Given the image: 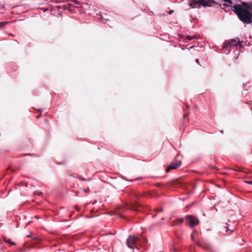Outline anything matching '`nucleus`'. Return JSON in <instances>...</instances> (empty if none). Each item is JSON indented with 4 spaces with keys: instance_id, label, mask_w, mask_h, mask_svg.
I'll list each match as a JSON object with an SVG mask.
<instances>
[{
    "instance_id": "2eb2a0df",
    "label": "nucleus",
    "mask_w": 252,
    "mask_h": 252,
    "mask_svg": "<svg viewBox=\"0 0 252 252\" xmlns=\"http://www.w3.org/2000/svg\"><path fill=\"white\" fill-rule=\"evenodd\" d=\"M224 2H228L231 4H232V2L231 0H223Z\"/></svg>"
},
{
    "instance_id": "4468645a",
    "label": "nucleus",
    "mask_w": 252,
    "mask_h": 252,
    "mask_svg": "<svg viewBox=\"0 0 252 252\" xmlns=\"http://www.w3.org/2000/svg\"><path fill=\"white\" fill-rule=\"evenodd\" d=\"M156 210L157 211L156 212L157 214L159 213V212H162V211L161 209H157Z\"/></svg>"
},
{
    "instance_id": "c756f323",
    "label": "nucleus",
    "mask_w": 252,
    "mask_h": 252,
    "mask_svg": "<svg viewBox=\"0 0 252 252\" xmlns=\"http://www.w3.org/2000/svg\"><path fill=\"white\" fill-rule=\"evenodd\" d=\"M139 178H136L134 180H138Z\"/></svg>"
},
{
    "instance_id": "9b49d317",
    "label": "nucleus",
    "mask_w": 252,
    "mask_h": 252,
    "mask_svg": "<svg viewBox=\"0 0 252 252\" xmlns=\"http://www.w3.org/2000/svg\"><path fill=\"white\" fill-rule=\"evenodd\" d=\"M186 38L187 39H188L189 40H191L194 38H196V36H190V35H187L186 36Z\"/></svg>"
},
{
    "instance_id": "c85d7f7f",
    "label": "nucleus",
    "mask_w": 252,
    "mask_h": 252,
    "mask_svg": "<svg viewBox=\"0 0 252 252\" xmlns=\"http://www.w3.org/2000/svg\"><path fill=\"white\" fill-rule=\"evenodd\" d=\"M174 185H175V184H176V181L175 180H174Z\"/></svg>"
},
{
    "instance_id": "a878e982",
    "label": "nucleus",
    "mask_w": 252,
    "mask_h": 252,
    "mask_svg": "<svg viewBox=\"0 0 252 252\" xmlns=\"http://www.w3.org/2000/svg\"><path fill=\"white\" fill-rule=\"evenodd\" d=\"M191 239H192V240L193 239V234H191Z\"/></svg>"
},
{
    "instance_id": "4be33fe9",
    "label": "nucleus",
    "mask_w": 252,
    "mask_h": 252,
    "mask_svg": "<svg viewBox=\"0 0 252 252\" xmlns=\"http://www.w3.org/2000/svg\"><path fill=\"white\" fill-rule=\"evenodd\" d=\"M83 190H84V191L85 192H88V189H83Z\"/></svg>"
},
{
    "instance_id": "5701e85b",
    "label": "nucleus",
    "mask_w": 252,
    "mask_h": 252,
    "mask_svg": "<svg viewBox=\"0 0 252 252\" xmlns=\"http://www.w3.org/2000/svg\"><path fill=\"white\" fill-rule=\"evenodd\" d=\"M230 169H232V170H234L235 171H239L240 170L239 169H232V168H230Z\"/></svg>"
},
{
    "instance_id": "f257e3e1",
    "label": "nucleus",
    "mask_w": 252,
    "mask_h": 252,
    "mask_svg": "<svg viewBox=\"0 0 252 252\" xmlns=\"http://www.w3.org/2000/svg\"><path fill=\"white\" fill-rule=\"evenodd\" d=\"M230 6L241 22L246 24L252 23V3L242 2L241 4Z\"/></svg>"
},
{
    "instance_id": "bb28decb",
    "label": "nucleus",
    "mask_w": 252,
    "mask_h": 252,
    "mask_svg": "<svg viewBox=\"0 0 252 252\" xmlns=\"http://www.w3.org/2000/svg\"><path fill=\"white\" fill-rule=\"evenodd\" d=\"M186 107H187V108H190V107H189V105H187V106H186Z\"/></svg>"
},
{
    "instance_id": "dca6fc26",
    "label": "nucleus",
    "mask_w": 252,
    "mask_h": 252,
    "mask_svg": "<svg viewBox=\"0 0 252 252\" xmlns=\"http://www.w3.org/2000/svg\"><path fill=\"white\" fill-rule=\"evenodd\" d=\"M79 180H80L81 181H88V180H87L85 178H80Z\"/></svg>"
},
{
    "instance_id": "cd10ccee",
    "label": "nucleus",
    "mask_w": 252,
    "mask_h": 252,
    "mask_svg": "<svg viewBox=\"0 0 252 252\" xmlns=\"http://www.w3.org/2000/svg\"><path fill=\"white\" fill-rule=\"evenodd\" d=\"M10 35L11 36H13V37H14V35L13 34H10Z\"/></svg>"
},
{
    "instance_id": "b1692460",
    "label": "nucleus",
    "mask_w": 252,
    "mask_h": 252,
    "mask_svg": "<svg viewBox=\"0 0 252 252\" xmlns=\"http://www.w3.org/2000/svg\"><path fill=\"white\" fill-rule=\"evenodd\" d=\"M188 115H189V114H188V113H187L186 115H184V117L185 118V117H188Z\"/></svg>"
},
{
    "instance_id": "f8f14e48",
    "label": "nucleus",
    "mask_w": 252,
    "mask_h": 252,
    "mask_svg": "<svg viewBox=\"0 0 252 252\" xmlns=\"http://www.w3.org/2000/svg\"><path fill=\"white\" fill-rule=\"evenodd\" d=\"M176 221L179 223H182L183 222H184V219L183 218H178L176 220ZM175 222V221L174 220V222Z\"/></svg>"
},
{
    "instance_id": "aec40b11",
    "label": "nucleus",
    "mask_w": 252,
    "mask_h": 252,
    "mask_svg": "<svg viewBox=\"0 0 252 252\" xmlns=\"http://www.w3.org/2000/svg\"><path fill=\"white\" fill-rule=\"evenodd\" d=\"M172 13H173V10H170L169 11V14H171Z\"/></svg>"
},
{
    "instance_id": "f3484780",
    "label": "nucleus",
    "mask_w": 252,
    "mask_h": 252,
    "mask_svg": "<svg viewBox=\"0 0 252 252\" xmlns=\"http://www.w3.org/2000/svg\"><path fill=\"white\" fill-rule=\"evenodd\" d=\"M246 183L248 184H250V185H252V181H246Z\"/></svg>"
},
{
    "instance_id": "6e6552de",
    "label": "nucleus",
    "mask_w": 252,
    "mask_h": 252,
    "mask_svg": "<svg viewBox=\"0 0 252 252\" xmlns=\"http://www.w3.org/2000/svg\"><path fill=\"white\" fill-rule=\"evenodd\" d=\"M172 169H173V163L171 162L169 166L166 169L165 172L168 173Z\"/></svg>"
},
{
    "instance_id": "20e7f679",
    "label": "nucleus",
    "mask_w": 252,
    "mask_h": 252,
    "mask_svg": "<svg viewBox=\"0 0 252 252\" xmlns=\"http://www.w3.org/2000/svg\"><path fill=\"white\" fill-rule=\"evenodd\" d=\"M231 46H236L237 47L239 46L240 47H241L242 46L240 41H239L237 42L236 39L230 40L227 43H224L223 46L224 52H225L226 54H227L230 52V49L228 48Z\"/></svg>"
},
{
    "instance_id": "1a4fd4ad",
    "label": "nucleus",
    "mask_w": 252,
    "mask_h": 252,
    "mask_svg": "<svg viewBox=\"0 0 252 252\" xmlns=\"http://www.w3.org/2000/svg\"><path fill=\"white\" fill-rule=\"evenodd\" d=\"M4 241L6 242V243H8L9 244H10V245H15V243L13 242H11V240L8 239V238H7L6 237H5L4 238Z\"/></svg>"
},
{
    "instance_id": "7ed1b4c3",
    "label": "nucleus",
    "mask_w": 252,
    "mask_h": 252,
    "mask_svg": "<svg viewBox=\"0 0 252 252\" xmlns=\"http://www.w3.org/2000/svg\"><path fill=\"white\" fill-rule=\"evenodd\" d=\"M189 6L192 8H200L201 6H211V5L205 0H190L189 1Z\"/></svg>"
},
{
    "instance_id": "a211bd4d",
    "label": "nucleus",
    "mask_w": 252,
    "mask_h": 252,
    "mask_svg": "<svg viewBox=\"0 0 252 252\" xmlns=\"http://www.w3.org/2000/svg\"><path fill=\"white\" fill-rule=\"evenodd\" d=\"M195 61L198 63V64L200 65L199 59H196Z\"/></svg>"
},
{
    "instance_id": "9d476101",
    "label": "nucleus",
    "mask_w": 252,
    "mask_h": 252,
    "mask_svg": "<svg viewBox=\"0 0 252 252\" xmlns=\"http://www.w3.org/2000/svg\"><path fill=\"white\" fill-rule=\"evenodd\" d=\"M9 22L8 21H4V22H0V28H1L5 26L6 25L8 24Z\"/></svg>"
},
{
    "instance_id": "423d86ee",
    "label": "nucleus",
    "mask_w": 252,
    "mask_h": 252,
    "mask_svg": "<svg viewBox=\"0 0 252 252\" xmlns=\"http://www.w3.org/2000/svg\"><path fill=\"white\" fill-rule=\"evenodd\" d=\"M182 161L179 155L176 156V163L174 162V169H177L181 165Z\"/></svg>"
},
{
    "instance_id": "0eeeda50",
    "label": "nucleus",
    "mask_w": 252,
    "mask_h": 252,
    "mask_svg": "<svg viewBox=\"0 0 252 252\" xmlns=\"http://www.w3.org/2000/svg\"><path fill=\"white\" fill-rule=\"evenodd\" d=\"M226 226H225V231L226 232H228V231H230V234H231L233 231H234V229H232V228H230L228 226V224L227 223H226Z\"/></svg>"
},
{
    "instance_id": "6ab92c4d",
    "label": "nucleus",
    "mask_w": 252,
    "mask_h": 252,
    "mask_svg": "<svg viewBox=\"0 0 252 252\" xmlns=\"http://www.w3.org/2000/svg\"><path fill=\"white\" fill-rule=\"evenodd\" d=\"M27 237H28V238H32V234L28 235H27Z\"/></svg>"
},
{
    "instance_id": "412c9836",
    "label": "nucleus",
    "mask_w": 252,
    "mask_h": 252,
    "mask_svg": "<svg viewBox=\"0 0 252 252\" xmlns=\"http://www.w3.org/2000/svg\"><path fill=\"white\" fill-rule=\"evenodd\" d=\"M211 2H212L214 3H216V4H218L215 1L213 0H209Z\"/></svg>"
},
{
    "instance_id": "ddd939ff",
    "label": "nucleus",
    "mask_w": 252,
    "mask_h": 252,
    "mask_svg": "<svg viewBox=\"0 0 252 252\" xmlns=\"http://www.w3.org/2000/svg\"><path fill=\"white\" fill-rule=\"evenodd\" d=\"M138 205V203L136 202V204L135 205V206L132 207L131 209H133L135 211H137V210L136 208V206Z\"/></svg>"
},
{
    "instance_id": "39448f33",
    "label": "nucleus",
    "mask_w": 252,
    "mask_h": 252,
    "mask_svg": "<svg viewBox=\"0 0 252 252\" xmlns=\"http://www.w3.org/2000/svg\"><path fill=\"white\" fill-rule=\"evenodd\" d=\"M186 221L188 222V224L190 227H193L197 225H198L199 223V220L191 215H188L186 216Z\"/></svg>"
},
{
    "instance_id": "393cba45",
    "label": "nucleus",
    "mask_w": 252,
    "mask_h": 252,
    "mask_svg": "<svg viewBox=\"0 0 252 252\" xmlns=\"http://www.w3.org/2000/svg\"><path fill=\"white\" fill-rule=\"evenodd\" d=\"M223 5H224L225 6H228V4L224 3Z\"/></svg>"
},
{
    "instance_id": "f03ea898",
    "label": "nucleus",
    "mask_w": 252,
    "mask_h": 252,
    "mask_svg": "<svg viewBox=\"0 0 252 252\" xmlns=\"http://www.w3.org/2000/svg\"><path fill=\"white\" fill-rule=\"evenodd\" d=\"M140 238L139 237L134 235H130L127 239V246L130 249L137 248L140 241Z\"/></svg>"
}]
</instances>
